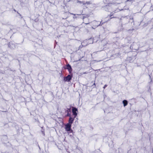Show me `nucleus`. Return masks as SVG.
Wrapping results in <instances>:
<instances>
[{"instance_id":"obj_1","label":"nucleus","mask_w":153,"mask_h":153,"mask_svg":"<svg viewBox=\"0 0 153 153\" xmlns=\"http://www.w3.org/2000/svg\"><path fill=\"white\" fill-rule=\"evenodd\" d=\"M103 23V22L101 23V22H98L94 21L91 23V25L92 26V28L93 29H95L98 26L100 25H102Z\"/></svg>"},{"instance_id":"obj_2","label":"nucleus","mask_w":153,"mask_h":153,"mask_svg":"<svg viewBox=\"0 0 153 153\" xmlns=\"http://www.w3.org/2000/svg\"><path fill=\"white\" fill-rule=\"evenodd\" d=\"M77 109L73 107L72 109V113L74 115V118H75L77 115V113L76 112L77 111Z\"/></svg>"},{"instance_id":"obj_3","label":"nucleus","mask_w":153,"mask_h":153,"mask_svg":"<svg viewBox=\"0 0 153 153\" xmlns=\"http://www.w3.org/2000/svg\"><path fill=\"white\" fill-rule=\"evenodd\" d=\"M86 4L87 5L91 4L94 9H95L96 8V4H92V1H90L85 2V5Z\"/></svg>"},{"instance_id":"obj_4","label":"nucleus","mask_w":153,"mask_h":153,"mask_svg":"<svg viewBox=\"0 0 153 153\" xmlns=\"http://www.w3.org/2000/svg\"><path fill=\"white\" fill-rule=\"evenodd\" d=\"M72 77V76L69 75L67 76L64 77V80L65 82H69L71 79Z\"/></svg>"},{"instance_id":"obj_5","label":"nucleus","mask_w":153,"mask_h":153,"mask_svg":"<svg viewBox=\"0 0 153 153\" xmlns=\"http://www.w3.org/2000/svg\"><path fill=\"white\" fill-rule=\"evenodd\" d=\"M71 125L69 123H68L65 126V128L66 131H70L71 129Z\"/></svg>"},{"instance_id":"obj_6","label":"nucleus","mask_w":153,"mask_h":153,"mask_svg":"<svg viewBox=\"0 0 153 153\" xmlns=\"http://www.w3.org/2000/svg\"><path fill=\"white\" fill-rule=\"evenodd\" d=\"M71 111V109L67 108L65 109V112L67 113V115H66V116L70 117L71 114L70 113Z\"/></svg>"},{"instance_id":"obj_7","label":"nucleus","mask_w":153,"mask_h":153,"mask_svg":"<svg viewBox=\"0 0 153 153\" xmlns=\"http://www.w3.org/2000/svg\"><path fill=\"white\" fill-rule=\"evenodd\" d=\"M70 117L69 119V123H68L71 125L73 123L75 118H74V117H71V116Z\"/></svg>"},{"instance_id":"obj_8","label":"nucleus","mask_w":153,"mask_h":153,"mask_svg":"<svg viewBox=\"0 0 153 153\" xmlns=\"http://www.w3.org/2000/svg\"><path fill=\"white\" fill-rule=\"evenodd\" d=\"M67 69L69 72L71 73L72 71V69L71 65L69 64H68L67 66Z\"/></svg>"},{"instance_id":"obj_9","label":"nucleus","mask_w":153,"mask_h":153,"mask_svg":"<svg viewBox=\"0 0 153 153\" xmlns=\"http://www.w3.org/2000/svg\"><path fill=\"white\" fill-rule=\"evenodd\" d=\"M8 46L11 48H13L15 47V45L14 44L10 42L8 45Z\"/></svg>"},{"instance_id":"obj_10","label":"nucleus","mask_w":153,"mask_h":153,"mask_svg":"<svg viewBox=\"0 0 153 153\" xmlns=\"http://www.w3.org/2000/svg\"><path fill=\"white\" fill-rule=\"evenodd\" d=\"M123 104L124 106H125L127 105L128 104V102L126 100H124L123 101Z\"/></svg>"},{"instance_id":"obj_11","label":"nucleus","mask_w":153,"mask_h":153,"mask_svg":"<svg viewBox=\"0 0 153 153\" xmlns=\"http://www.w3.org/2000/svg\"><path fill=\"white\" fill-rule=\"evenodd\" d=\"M77 3H79L80 4H82L83 5H85V2L84 1H79L78 0H77Z\"/></svg>"},{"instance_id":"obj_12","label":"nucleus","mask_w":153,"mask_h":153,"mask_svg":"<svg viewBox=\"0 0 153 153\" xmlns=\"http://www.w3.org/2000/svg\"><path fill=\"white\" fill-rule=\"evenodd\" d=\"M120 10L119 9H117L116 10H114V13H116V12H118L120 10Z\"/></svg>"},{"instance_id":"obj_13","label":"nucleus","mask_w":153,"mask_h":153,"mask_svg":"<svg viewBox=\"0 0 153 153\" xmlns=\"http://www.w3.org/2000/svg\"><path fill=\"white\" fill-rule=\"evenodd\" d=\"M87 16H88V15H87L85 16H83V21H84L85 22V20H84V19H85V18H86V17H87Z\"/></svg>"},{"instance_id":"obj_14","label":"nucleus","mask_w":153,"mask_h":153,"mask_svg":"<svg viewBox=\"0 0 153 153\" xmlns=\"http://www.w3.org/2000/svg\"><path fill=\"white\" fill-rule=\"evenodd\" d=\"M107 85H105L103 87V88L104 89H105L107 86Z\"/></svg>"},{"instance_id":"obj_15","label":"nucleus","mask_w":153,"mask_h":153,"mask_svg":"<svg viewBox=\"0 0 153 153\" xmlns=\"http://www.w3.org/2000/svg\"><path fill=\"white\" fill-rule=\"evenodd\" d=\"M42 134H43L44 135H45L44 132L43 131H42Z\"/></svg>"},{"instance_id":"obj_16","label":"nucleus","mask_w":153,"mask_h":153,"mask_svg":"<svg viewBox=\"0 0 153 153\" xmlns=\"http://www.w3.org/2000/svg\"><path fill=\"white\" fill-rule=\"evenodd\" d=\"M89 23H85V24L86 25H87V24H89Z\"/></svg>"},{"instance_id":"obj_17","label":"nucleus","mask_w":153,"mask_h":153,"mask_svg":"<svg viewBox=\"0 0 153 153\" xmlns=\"http://www.w3.org/2000/svg\"><path fill=\"white\" fill-rule=\"evenodd\" d=\"M84 43V42H82V46H84L83 45H82V44H83V43Z\"/></svg>"},{"instance_id":"obj_18","label":"nucleus","mask_w":153,"mask_h":153,"mask_svg":"<svg viewBox=\"0 0 153 153\" xmlns=\"http://www.w3.org/2000/svg\"><path fill=\"white\" fill-rule=\"evenodd\" d=\"M94 85L95 86V83H94Z\"/></svg>"},{"instance_id":"obj_19","label":"nucleus","mask_w":153,"mask_h":153,"mask_svg":"<svg viewBox=\"0 0 153 153\" xmlns=\"http://www.w3.org/2000/svg\"><path fill=\"white\" fill-rule=\"evenodd\" d=\"M71 14H72V15H75V14H73V13H71Z\"/></svg>"},{"instance_id":"obj_20","label":"nucleus","mask_w":153,"mask_h":153,"mask_svg":"<svg viewBox=\"0 0 153 153\" xmlns=\"http://www.w3.org/2000/svg\"><path fill=\"white\" fill-rule=\"evenodd\" d=\"M86 72H85L84 73V74H86Z\"/></svg>"},{"instance_id":"obj_21","label":"nucleus","mask_w":153,"mask_h":153,"mask_svg":"<svg viewBox=\"0 0 153 153\" xmlns=\"http://www.w3.org/2000/svg\"><path fill=\"white\" fill-rule=\"evenodd\" d=\"M129 1V0H128L127 1Z\"/></svg>"}]
</instances>
